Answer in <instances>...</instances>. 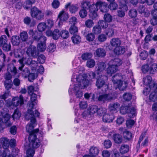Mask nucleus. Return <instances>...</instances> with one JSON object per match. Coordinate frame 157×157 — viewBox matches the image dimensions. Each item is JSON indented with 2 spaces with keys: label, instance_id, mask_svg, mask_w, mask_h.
<instances>
[{
  "label": "nucleus",
  "instance_id": "12",
  "mask_svg": "<svg viewBox=\"0 0 157 157\" xmlns=\"http://www.w3.org/2000/svg\"><path fill=\"white\" fill-rule=\"evenodd\" d=\"M23 103V97L22 95H20L19 97H15L13 98L11 105L17 107L19 105H21Z\"/></svg>",
  "mask_w": 157,
  "mask_h": 157
},
{
  "label": "nucleus",
  "instance_id": "21",
  "mask_svg": "<svg viewBox=\"0 0 157 157\" xmlns=\"http://www.w3.org/2000/svg\"><path fill=\"white\" fill-rule=\"evenodd\" d=\"M121 44V40L118 38H113L110 41L111 45L115 47V48L120 46Z\"/></svg>",
  "mask_w": 157,
  "mask_h": 157
},
{
  "label": "nucleus",
  "instance_id": "60",
  "mask_svg": "<svg viewBox=\"0 0 157 157\" xmlns=\"http://www.w3.org/2000/svg\"><path fill=\"white\" fill-rule=\"evenodd\" d=\"M104 18L105 21L108 22H111L112 20V16L109 13L105 14L104 15Z\"/></svg>",
  "mask_w": 157,
  "mask_h": 157
},
{
  "label": "nucleus",
  "instance_id": "47",
  "mask_svg": "<svg viewBox=\"0 0 157 157\" xmlns=\"http://www.w3.org/2000/svg\"><path fill=\"white\" fill-rule=\"evenodd\" d=\"M150 101H155L157 100V93L151 92L149 96Z\"/></svg>",
  "mask_w": 157,
  "mask_h": 157
},
{
  "label": "nucleus",
  "instance_id": "46",
  "mask_svg": "<svg viewBox=\"0 0 157 157\" xmlns=\"http://www.w3.org/2000/svg\"><path fill=\"white\" fill-rule=\"evenodd\" d=\"M3 51L8 52L11 50V45L10 43H4L2 46Z\"/></svg>",
  "mask_w": 157,
  "mask_h": 157
},
{
  "label": "nucleus",
  "instance_id": "22",
  "mask_svg": "<svg viewBox=\"0 0 157 157\" xmlns=\"http://www.w3.org/2000/svg\"><path fill=\"white\" fill-rule=\"evenodd\" d=\"M114 52L118 55L122 54L125 52V48L124 47L120 46L114 48Z\"/></svg>",
  "mask_w": 157,
  "mask_h": 157
},
{
  "label": "nucleus",
  "instance_id": "62",
  "mask_svg": "<svg viewBox=\"0 0 157 157\" xmlns=\"http://www.w3.org/2000/svg\"><path fill=\"white\" fill-rule=\"evenodd\" d=\"M79 105L80 109H86L88 106L87 102L86 101H81L79 104Z\"/></svg>",
  "mask_w": 157,
  "mask_h": 157
},
{
  "label": "nucleus",
  "instance_id": "4",
  "mask_svg": "<svg viewBox=\"0 0 157 157\" xmlns=\"http://www.w3.org/2000/svg\"><path fill=\"white\" fill-rule=\"evenodd\" d=\"M121 78L120 75H116L112 77V80L115 86H117L119 90H123L127 87L128 83L125 81H121Z\"/></svg>",
  "mask_w": 157,
  "mask_h": 157
},
{
  "label": "nucleus",
  "instance_id": "23",
  "mask_svg": "<svg viewBox=\"0 0 157 157\" xmlns=\"http://www.w3.org/2000/svg\"><path fill=\"white\" fill-rule=\"evenodd\" d=\"M98 8H99L101 11L103 13H106L108 11V8L107 4L105 2H98Z\"/></svg>",
  "mask_w": 157,
  "mask_h": 157
},
{
  "label": "nucleus",
  "instance_id": "42",
  "mask_svg": "<svg viewBox=\"0 0 157 157\" xmlns=\"http://www.w3.org/2000/svg\"><path fill=\"white\" fill-rule=\"evenodd\" d=\"M105 33L108 37H111L113 35L114 31L112 28H108L106 30Z\"/></svg>",
  "mask_w": 157,
  "mask_h": 157
},
{
  "label": "nucleus",
  "instance_id": "1",
  "mask_svg": "<svg viewBox=\"0 0 157 157\" xmlns=\"http://www.w3.org/2000/svg\"><path fill=\"white\" fill-rule=\"evenodd\" d=\"M86 76L83 75L77 76L73 74L71 81L73 82L70 86L68 92L69 94H73L77 98L80 99L83 96L81 89L86 88L89 86V82L86 79Z\"/></svg>",
  "mask_w": 157,
  "mask_h": 157
},
{
  "label": "nucleus",
  "instance_id": "15",
  "mask_svg": "<svg viewBox=\"0 0 157 157\" xmlns=\"http://www.w3.org/2000/svg\"><path fill=\"white\" fill-rule=\"evenodd\" d=\"M33 39L37 42H41L42 40L46 41V37L43 36H42L41 33L35 31L34 35L32 37Z\"/></svg>",
  "mask_w": 157,
  "mask_h": 157
},
{
  "label": "nucleus",
  "instance_id": "38",
  "mask_svg": "<svg viewBox=\"0 0 157 157\" xmlns=\"http://www.w3.org/2000/svg\"><path fill=\"white\" fill-rule=\"evenodd\" d=\"M128 116L130 118H133L136 115V109L134 107L129 108Z\"/></svg>",
  "mask_w": 157,
  "mask_h": 157
},
{
  "label": "nucleus",
  "instance_id": "6",
  "mask_svg": "<svg viewBox=\"0 0 157 157\" xmlns=\"http://www.w3.org/2000/svg\"><path fill=\"white\" fill-rule=\"evenodd\" d=\"M116 97V96L114 93L108 94H104L99 96L98 100V101L103 103L108 102L115 99Z\"/></svg>",
  "mask_w": 157,
  "mask_h": 157
},
{
  "label": "nucleus",
  "instance_id": "40",
  "mask_svg": "<svg viewBox=\"0 0 157 157\" xmlns=\"http://www.w3.org/2000/svg\"><path fill=\"white\" fill-rule=\"evenodd\" d=\"M128 14L131 18H135L137 16V12L136 9H132L129 11Z\"/></svg>",
  "mask_w": 157,
  "mask_h": 157
},
{
  "label": "nucleus",
  "instance_id": "64",
  "mask_svg": "<svg viewBox=\"0 0 157 157\" xmlns=\"http://www.w3.org/2000/svg\"><path fill=\"white\" fill-rule=\"evenodd\" d=\"M151 92L157 93V83H154L150 86Z\"/></svg>",
  "mask_w": 157,
  "mask_h": 157
},
{
  "label": "nucleus",
  "instance_id": "16",
  "mask_svg": "<svg viewBox=\"0 0 157 157\" xmlns=\"http://www.w3.org/2000/svg\"><path fill=\"white\" fill-rule=\"evenodd\" d=\"M118 68L117 67L115 66L114 64H110L109 62V66L107 69V73L108 74L111 75L116 73L118 70Z\"/></svg>",
  "mask_w": 157,
  "mask_h": 157
},
{
  "label": "nucleus",
  "instance_id": "41",
  "mask_svg": "<svg viewBox=\"0 0 157 157\" xmlns=\"http://www.w3.org/2000/svg\"><path fill=\"white\" fill-rule=\"evenodd\" d=\"M47 26L45 23L41 22L37 25V29L40 32H42L45 30Z\"/></svg>",
  "mask_w": 157,
  "mask_h": 157
},
{
  "label": "nucleus",
  "instance_id": "28",
  "mask_svg": "<svg viewBox=\"0 0 157 157\" xmlns=\"http://www.w3.org/2000/svg\"><path fill=\"white\" fill-rule=\"evenodd\" d=\"M98 106L95 105H92L89 106L87 111L90 115H93L96 113H97Z\"/></svg>",
  "mask_w": 157,
  "mask_h": 157
},
{
  "label": "nucleus",
  "instance_id": "39",
  "mask_svg": "<svg viewBox=\"0 0 157 157\" xmlns=\"http://www.w3.org/2000/svg\"><path fill=\"white\" fill-rule=\"evenodd\" d=\"M130 106H122L120 109V112L122 114H125L128 113L129 112Z\"/></svg>",
  "mask_w": 157,
  "mask_h": 157
},
{
  "label": "nucleus",
  "instance_id": "54",
  "mask_svg": "<svg viewBox=\"0 0 157 157\" xmlns=\"http://www.w3.org/2000/svg\"><path fill=\"white\" fill-rule=\"evenodd\" d=\"M39 10L38 8L36 7H34L33 8L31 9V14L32 17H33L35 18L36 16L37 15V13L39 11Z\"/></svg>",
  "mask_w": 157,
  "mask_h": 157
},
{
  "label": "nucleus",
  "instance_id": "45",
  "mask_svg": "<svg viewBox=\"0 0 157 157\" xmlns=\"http://www.w3.org/2000/svg\"><path fill=\"white\" fill-rule=\"evenodd\" d=\"M107 110L104 108L101 107L99 108L97 107V114L99 116L104 115L106 112Z\"/></svg>",
  "mask_w": 157,
  "mask_h": 157
},
{
  "label": "nucleus",
  "instance_id": "2",
  "mask_svg": "<svg viewBox=\"0 0 157 157\" xmlns=\"http://www.w3.org/2000/svg\"><path fill=\"white\" fill-rule=\"evenodd\" d=\"M107 79V77L106 76L104 75H101L97 78L96 86L98 89L102 88V90L106 92L109 88L108 85L105 82V80Z\"/></svg>",
  "mask_w": 157,
  "mask_h": 157
},
{
  "label": "nucleus",
  "instance_id": "35",
  "mask_svg": "<svg viewBox=\"0 0 157 157\" xmlns=\"http://www.w3.org/2000/svg\"><path fill=\"white\" fill-rule=\"evenodd\" d=\"M113 139L114 142L117 144L121 143L122 140V136L119 134H117L114 135Z\"/></svg>",
  "mask_w": 157,
  "mask_h": 157
},
{
  "label": "nucleus",
  "instance_id": "13",
  "mask_svg": "<svg viewBox=\"0 0 157 157\" xmlns=\"http://www.w3.org/2000/svg\"><path fill=\"white\" fill-rule=\"evenodd\" d=\"M26 53L29 56L36 57L39 53L35 46H31L27 48Z\"/></svg>",
  "mask_w": 157,
  "mask_h": 157
},
{
  "label": "nucleus",
  "instance_id": "20",
  "mask_svg": "<svg viewBox=\"0 0 157 157\" xmlns=\"http://www.w3.org/2000/svg\"><path fill=\"white\" fill-rule=\"evenodd\" d=\"M10 116L9 114H6L1 119L3 123L6 124V126L9 127L11 126L12 124L10 121Z\"/></svg>",
  "mask_w": 157,
  "mask_h": 157
},
{
  "label": "nucleus",
  "instance_id": "3",
  "mask_svg": "<svg viewBox=\"0 0 157 157\" xmlns=\"http://www.w3.org/2000/svg\"><path fill=\"white\" fill-rule=\"evenodd\" d=\"M30 123L28 124L26 127V130L29 133V136L31 134H35L36 135L38 134H40L39 136H41L42 135L41 133H39V129L37 128L35 129H33L34 128L36 125V120L35 117H30Z\"/></svg>",
  "mask_w": 157,
  "mask_h": 157
},
{
  "label": "nucleus",
  "instance_id": "51",
  "mask_svg": "<svg viewBox=\"0 0 157 157\" xmlns=\"http://www.w3.org/2000/svg\"><path fill=\"white\" fill-rule=\"evenodd\" d=\"M4 84L5 88L7 90L10 89L13 86L11 80H6L4 82Z\"/></svg>",
  "mask_w": 157,
  "mask_h": 157
},
{
  "label": "nucleus",
  "instance_id": "18",
  "mask_svg": "<svg viewBox=\"0 0 157 157\" xmlns=\"http://www.w3.org/2000/svg\"><path fill=\"white\" fill-rule=\"evenodd\" d=\"M120 107V105L119 103H115L110 104L109 106V109L112 113L117 112Z\"/></svg>",
  "mask_w": 157,
  "mask_h": 157
},
{
  "label": "nucleus",
  "instance_id": "61",
  "mask_svg": "<svg viewBox=\"0 0 157 157\" xmlns=\"http://www.w3.org/2000/svg\"><path fill=\"white\" fill-rule=\"evenodd\" d=\"M87 11L85 9H82L79 12L80 16L82 18H85L87 15Z\"/></svg>",
  "mask_w": 157,
  "mask_h": 157
},
{
  "label": "nucleus",
  "instance_id": "8",
  "mask_svg": "<svg viewBox=\"0 0 157 157\" xmlns=\"http://www.w3.org/2000/svg\"><path fill=\"white\" fill-rule=\"evenodd\" d=\"M29 145L33 148H37L39 147L40 144V141L36 138V135L35 134H31L29 137Z\"/></svg>",
  "mask_w": 157,
  "mask_h": 157
},
{
  "label": "nucleus",
  "instance_id": "32",
  "mask_svg": "<svg viewBox=\"0 0 157 157\" xmlns=\"http://www.w3.org/2000/svg\"><path fill=\"white\" fill-rule=\"evenodd\" d=\"M7 70L8 71H10L12 74L13 75L16 76L18 77L19 75V74L17 72V70L16 68L14 66H12L10 68H8Z\"/></svg>",
  "mask_w": 157,
  "mask_h": 157
},
{
  "label": "nucleus",
  "instance_id": "26",
  "mask_svg": "<svg viewBox=\"0 0 157 157\" xmlns=\"http://www.w3.org/2000/svg\"><path fill=\"white\" fill-rule=\"evenodd\" d=\"M109 62L110 64H114L118 68V67L122 64L123 62L121 59L118 58H116L111 60Z\"/></svg>",
  "mask_w": 157,
  "mask_h": 157
},
{
  "label": "nucleus",
  "instance_id": "63",
  "mask_svg": "<svg viewBox=\"0 0 157 157\" xmlns=\"http://www.w3.org/2000/svg\"><path fill=\"white\" fill-rule=\"evenodd\" d=\"M35 151L33 149L29 148L26 151V154L27 155V157H33Z\"/></svg>",
  "mask_w": 157,
  "mask_h": 157
},
{
  "label": "nucleus",
  "instance_id": "7",
  "mask_svg": "<svg viewBox=\"0 0 157 157\" xmlns=\"http://www.w3.org/2000/svg\"><path fill=\"white\" fill-rule=\"evenodd\" d=\"M0 142L3 148L4 149L3 151L2 157H5L6 155H10V151L8 149L9 146V140L7 138L4 137L0 139Z\"/></svg>",
  "mask_w": 157,
  "mask_h": 157
},
{
  "label": "nucleus",
  "instance_id": "37",
  "mask_svg": "<svg viewBox=\"0 0 157 157\" xmlns=\"http://www.w3.org/2000/svg\"><path fill=\"white\" fill-rule=\"evenodd\" d=\"M42 40V41L40 42V43H39L37 45L38 50L40 52H43L45 50L46 47L45 42Z\"/></svg>",
  "mask_w": 157,
  "mask_h": 157
},
{
  "label": "nucleus",
  "instance_id": "48",
  "mask_svg": "<svg viewBox=\"0 0 157 157\" xmlns=\"http://www.w3.org/2000/svg\"><path fill=\"white\" fill-rule=\"evenodd\" d=\"M143 81L145 85H148L151 83L152 78L150 76H147L143 78Z\"/></svg>",
  "mask_w": 157,
  "mask_h": 157
},
{
  "label": "nucleus",
  "instance_id": "49",
  "mask_svg": "<svg viewBox=\"0 0 157 157\" xmlns=\"http://www.w3.org/2000/svg\"><path fill=\"white\" fill-rule=\"evenodd\" d=\"M20 36L21 39L23 41H26L28 38L27 33L25 31L21 33Z\"/></svg>",
  "mask_w": 157,
  "mask_h": 157
},
{
  "label": "nucleus",
  "instance_id": "53",
  "mask_svg": "<svg viewBox=\"0 0 157 157\" xmlns=\"http://www.w3.org/2000/svg\"><path fill=\"white\" fill-rule=\"evenodd\" d=\"M93 32L95 34H98L101 32V28L98 25L94 27L92 29Z\"/></svg>",
  "mask_w": 157,
  "mask_h": 157
},
{
  "label": "nucleus",
  "instance_id": "27",
  "mask_svg": "<svg viewBox=\"0 0 157 157\" xmlns=\"http://www.w3.org/2000/svg\"><path fill=\"white\" fill-rule=\"evenodd\" d=\"M11 42L13 45H18L20 42L19 37L18 36H13L12 37Z\"/></svg>",
  "mask_w": 157,
  "mask_h": 157
},
{
  "label": "nucleus",
  "instance_id": "50",
  "mask_svg": "<svg viewBox=\"0 0 157 157\" xmlns=\"http://www.w3.org/2000/svg\"><path fill=\"white\" fill-rule=\"evenodd\" d=\"M8 39L5 35H2L0 37V47H1L5 43L7 42Z\"/></svg>",
  "mask_w": 157,
  "mask_h": 157
},
{
  "label": "nucleus",
  "instance_id": "58",
  "mask_svg": "<svg viewBox=\"0 0 157 157\" xmlns=\"http://www.w3.org/2000/svg\"><path fill=\"white\" fill-rule=\"evenodd\" d=\"M85 36L86 39L89 41H93L95 38L94 35L92 33H88Z\"/></svg>",
  "mask_w": 157,
  "mask_h": 157
},
{
  "label": "nucleus",
  "instance_id": "25",
  "mask_svg": "<svg viewBox=\"0 0 157 157\" xmlns=\"http://www.w3.org/2000/svg\"><path fill=\"white\" fill-rule=\"evenodd\" d=\"M60 36V33L59 30L58 29H55L53 31H50V36L52 37L54 40H57Z\"/></svg>",
  "mask_w": 157,
  "mask_h": 157
},
{
  "label": "nucleus",
  "instance_id": "59",
  "mask_svg": "<svg viewBox=\"0 0 157 157\" xmlns=\"http://www.w3.org/2000/svg\"><path fill=\"white\" fill-rule=\"evenodd\" d=\"M60 33L61 36L63 39H66L69 36V32L66 30L62 31Z\"/></svg>",
  "mask_w": 157,
  "mask_h": 157
},
{
  "label": "nucleus",
  "instance_id": "9",
  "mask_svg": "<svg viewBox=\"0 0 157 157\" xmlns=\"http://www.w3.org/2000/svg\"><path fill=\"white\" fill-rule=\"evenodd\" d=\"M98 3L99 2H97L96 4H92L89 7L90 16L92 18H95L97 16V12L98 10Z\"/></svg>",
  "mask_w": 157,
  "mask_h": 157
},
{
  "label": "nucleus",
  "instance_id": "17",
  "mask_svg": "<svg viewBox=\"0 0 157 157\" xmlns=\"http://www.w3.org/2000/svg\"><path fill=\"white\" fill-rule=\"evenodd\" d=\"M75 75L77 76H79L80 75H85L86 76V79L89 82V85H90L91 83L93 82V79H94L96 77V74L95 72L93 71H90L89 72L88 74V78L89 79V80L87 79L88 76L86 74H80L79 75L75 74Z\"/></svg>",
  "mask_w": 157,
  "mask_h": 157
},
{
  "label": "nucleus",
  "instance_id": "55",
  "mask_svg": "<svg viewBox=\"0 0 157 157\" xmlns=\"http://www.w3.org/2000/svg\"><path fill=\"white\" fill-rule=\"evenodd\" d=\"M79 8L78 6L77 5H72L70 7V11L71 13H75Z\"/></svg>",
  "mask_w": 157,
  "mask_h": 157
},
{
  "label": "nucleus",
  "instance_id": "14",
  "mask_svg": "<svg viewBox=\"0 0 157 157\" xmlns=\"http://www.w3.org/2000/svg\"><path fill=\"white\" fill-rule=\"evenodd\" d=\"M106 66V64L103 62L98 63L95 67V70L97 74L99 75L105 69Z\"/></svg>",
  "mask_w": 157,
  "mask_h": 157
},
{
  "label": "nucleus",
  "instance_id": "5",
  "mask_svg": "<svg viewBox=\"0 0 157 157\" xmlns=\"http://www.w3.org/2000/svg\"><path fill=\"white\" fill-rule=\"evenodd\" d=\"M157 70V64L153 62L147 63V64L143 66L142 68V71L145 73L148 72L151 74H153Z\"/></svg>",
  "mask_w": 157,
  "mask_h": 157
},
{
  "label": "nucleus",
  "instance_id": "52",
  "mask_svg": "<svg viewBox=\"0 0 157 157\" xmlns=\"http://www.w3.org/2000/svg\"><path fill=\"white\" fill-rule=\"evenodd\" d=\"M20 117L21 113L19 112V110L18 109H16L12 115V117L13 119H18L20 118Z\"/></svg>",
  "mask_w": 157,
  "mask_h": 157
},
{
  "label": "nucleus",
  "instance_id": "30",
  "mask_svg": "<svg viewBox=\"0 0 157 157\" xmlns=\"http://www.w3.org/2000/svg\"><path fill=\"white\" fill-rule=\"evenodd\" d=\"M99 151L98 148L94 147H92L90 149V154L91 155L92 157H94V156L97 155L99 153Z\"/></svg>",
  "mask_w": 157,
  "mask_h": 157
},
{
  "label": "nucleus",
  "instance_id": "56",
  "mask_svg": "<svg viewBox=\"0 0 157 157\" xmlns=\"http://www.w3.org/2000/svg\"><path fill=\"white\" fill-rule=\"evenodd\" d=\"M123 99L126 101H130L132 98V95L130 93H127L124 94L123 96Z\"/></svg>",
  "mask_w": 157,
  "mask_h": 157
},
{
  "label": "nucleus",
  "instance_id": "11",
  "mask_svg": "<svg viewBox=\"0 0 157 157\" xmlns=\"http://www.w3.org/2000/svg\"><path fill=\"white\" fill-rule=\"evenodd\" d=\"M35 104L33 102H32L29 104L28 112L29 114L30 117H38L40 115V113L37 110H35V111H33L32 109L34 108Z\"/></svg>",
  "mask_w": 157,
  "mask_h": 157
},
{
  "label": "nucleus",
  "instance_id": "44",
  "mask_svg": "<svg viewBox=\"0 0 157 157\" xmlns=\"http://www.w3.org/2000/svg\"><path fill=\"white\" fill-rule=\"evenodd\" d=\"M129 150V147L127 145H123L121 146L120 149L121 153L124 154L127 153Z\"/></svg>",
  "mask_w": 157,
  "mask_h": 157
},
{
  "label": "nucleus",
  "instance_id": "43",
  "mask_svg": "<svg viewBox=\"0 0 157 157\" xmlns=\"http://www.w3.org/2000/svg\"><path fill=\"white\" fill-rule=\"evenodd\" d=\"M95 65V62L94 59H89L86 62V66L89 68L93 67Z\"/></svg>",
  "mask_w": 157,
  "mask_h": 157
},
{
  "label": "nucleus",
  "instance_id": "57",
  "mask_svg": "<svg viewBox=\"0 0 157 157\" xmlns=\"http://www.w3.org/2000/svg\"><path fill=\"white\" fill-rule=\"evenodd\" d=\"M106 22L103 21H100L98 22V25L100 27H101L102 29H105L108 26V24Z\"/></svg>",
  "mask_w": 157,
  "mask_h": 157
},
{
  "label": "nucleus",
  "instance_id": "19",
  "mask_svg": "<svg viewBox=\"0 0 157 157\" xmlns=\"http://www.w3.org/2000/svg\"><path fill=\"white\" fill-rule=\"evenodd\" d=\"M114 119V117L113 114L109 115L105 113L103 116L102 120L104 122L109 123L113 122Z\"/></svg>",
  "mask_w": 157,
  "mask_h": 157
},
{
  "label": "nucleus",
  "instance_id": "10",
  "mask_svg": "<svg viewBox=\"0 0 157 157\" xmlns=\"http://www.w3.org/2000/svg\"><path fill=\"white\" fill-rule=\"evenodd\" d=\"M68 18V14L63 10L60 11L58 16V19H59V26L62 25L63 22L66 21Z\"/></svg>",
  "mask_w": 157,
  "mask_h": 157
},
{
  "label": "nucleus",
  "instance_id": "29",
  "mask_svg": "<svg viewBox=\"0 0 157 157\" xmlns=\"http://www.w3.org/2000/svg\"><path fill=\"white\" fill-rule=\"evenodd\" d=\"M153 17L150 20L151 24L153 26L157 25V11H154L152 12Z\"/></svg>",
  "mask_w": 157,
  "mask_h": 157
},
{
  "label": "nucleus",
  "instance_id": "33",
  "mask_svg": "<svg viewBox=\"0 0 157 157\" xmlns=\"http://www.w3.org/2000/svg\"><path fill=\"white\" fill-rule=\"evenodd\" d=\"M96 54L99 57H103L105 55V52L103 49L99 48L96 50Z\"/></svg>",
  "mask_w": 157,
  "mask_h": 157
},
{
  "label": "nucleus",
  "instance_id": "31",
  "mask_svg": "<svg viewBox=\"0 0 157 157\" xmlns=\"http://www.w3.org/2000/svg\"><path fill=\"white\" fill-rule=\"evenodd\" d=\"M35 2V0H27L24 2L23 7L25 9H28L31 7L32 5Z\"/></svg>",
  "mask_w": 157,
  "mask_h": 157
},
{
  "label": "nucleus",
  "instance_id": "36",
  "mask_svg": "<svg viewBox=\"0 0 157 157\" xmlns=\"http://www.w3.org/2000/svg\"><path fill=\"white\" fill-rule=\"evenodd\" d=\"M93 56L91 52H86L83 54L81 56V58L82 60H86L90 59Z\"/></svg>",
  "mask_w": 157,
  "mask_h": 157
},
{
  "label": "nucleus",
  "instance_id": "24",
  "mask_svg": "<svg viewBox=\"0 0 157 157\" xmlns=\"http://www.w3.org/2000/svg\"><path fill=\"white\" fill-rule=\"evenodd\" d=\"M23 21L24 23L30 27H33L35 25V22L34 20H32L31 18L27 17L24 19Z\"/></svg>",
  "mask_w": 157,
  "mask_h": 157
},
{
  "label": "nucleus",
  "instance_id": "34",
  "mask_svg": "<svg viewBox=\"0 0 157 157\" xmlns=\"http://www.w3.org/2000/svg\"><path fill=\"white\" fill-rule=\"evenodd\" d=\"M81 38L80 36L78 35L74 34L71 37V40L72 42L75 44L79 43L81 40Z\"/></svg>",
  "mask_w": 157,
  "mask_h": 157
}]
</instances>
